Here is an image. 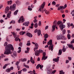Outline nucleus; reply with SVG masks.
Segmentation results:
<instances>
[{
	"label": "nucleus",
	"instance_id": "obj_1",
	"mask_svg": "<svg viewBox=\"0 0 74 74\" xmlns=\"http://www.w3.org/2000/svg\"><path fill=\"white\" fill-rule=\"evenodd\" d=\"M8 44L7 42H5L4 43V46L5 47H5V50L4 53L5 55L11 54L12 53V52L11 51V50L14 51V47H13L12 45L11 44L7 45Z\"/></svg>",
	"mask_w": 74,
	"mask_h": 74
},
{
	"label": "nucleus",
	"instance_id": "obj_2",
	"mask_svg": "<svg viewBox=\"0 0 74 74\" xmlns=\"http://www.w3.org/2000/svg\"><path fill=\"white\" fill-rule=\"evenodd\" d=\"M47 45H50L49 47V50L53 51V45H52V40H50L49 42H47Z\"/></svg>",
	"mask_w": 74,
	"mask_h": 74
},
{
	"label": "nucleus",
	"instance_id": "obj_3",
	"mask_svg": "<svg viewBox=\"0 0 74 74\" xmlns=\"http://www.w3.org/2000/svg\"><path fill=\"white\" fill-rule=\"evenodd\" d=\"M45 2H44L40 6L41 8H40L38 10V11H40V12H41L44 13V10H43V8H44V6H45Z\"/></svg>",
	"mask_w": 74,
	"mask_h": 74
},
{
	"label": "nucleus",
	"instance_id": "obj_4",
	"mask_svg": "<svg viewBox=\"0 0 74 74\" xmlns=\"http://www.w3.org/2000/svg\"><path fill=\"white\" fill-rule=\"evenodd\" d=\"M16 9V4H14L10 6V10L12 11H15Z\"/></svg>",
	"mask_w": 74,
	"mask_h": 74
},
{
	"label": "nucleus",
	"instance_id": "obj_5",
	"mask_svg": "<svg viewBox=\"0 0 74 74\" xmlns=\"http://www.w3.org/2000/svg\"><path fill=\"white\" fill-rule=\"evenodd\" d=\"M39 50H36L35 52V54L36 56H39V53H41L43 52V51L42 50H39Z\"/></svg>",
	"mask_w": 74,
	"mask_h": 74
},
{
	"label": "nucleus",
	"instance_id": "obj_6",
	"mask_svg": "<svg viewBox=\"0 0 74 74\" xmlns=\"http://www.w3.org/2000/svg\"><path fill=\"white\" fill-rule=\"evenodd\" d=\"M21 21L22 22H23L25 21V18L23 17V16H22L19 19L18 21V23H21Z\"/></svg>",
	"mask_w": 74,
	"mask_h": 74
},
{
	"label": "nucleus",
	"instance_id": "obj_7",
	"mask_svg": "<svg viewBox=\"0 0 74 74\" xmlns=\"http://www.w3.org/2000/svg\"><path fill=\"white\" fill-rule=\"evenodd\" d=\"M59 27L60 28L61 30H63V29L64 28H65L66 27V26L65 25H63V23H62V24H61L59 26Z\"/></svg>",
	"mask_w": 74,
	"mask_h": 74
},
{
	"label": "nucleus",
	"instance_id": "obj_8",
	"mask_svg": "<svg viewBox=\"0 0 74 74\" xmlns=\"http://www.w3.org/2000/svg\"><path fill=\"white\" fill-rule=\"evenodd\" d=\"M59 57H58L57 58H54L53 59V61L55 62H58L59 60Z\"/></svg>",
	"mask_w": 74,
	"mask_h": 74
},
{
	"label": "nucleus",
	"instance_id": "obj_9",
	"mask_svg": "<svg viewBox=\"0 0 74 74\" xmlns=\"http://www.w3.org/2000/svg\"><path fill=\"white\" fill-rule=\"evenodd\" d=\"M29 23L30 22L29 21H28L27 22L24 23L23 24V26H28Z\"/></svg>",
	"mask_w": 74,
	"mask_h": 74
},
{
	"label": "nucleus",
	"instance_id": "obj_10",
	"mask_svg": "<svg viewBox=\"0 0 74 74\" xmlns=\"http://www.w3.org/2000/svg\"><path fill=\"white\" fill-rule=\"evenodd\" d=\"M43 11L44 12H45V14H47V15H49V14H50V12H49V11L46 10V9H45V8H44V9Z\"/></svg>",
	"mask_w": 74,
	"mask_h": 74
},
{
	"label": "nucleus",
	"instance_id": "obj_11",
	"mask_svg": "<svg viewBox=\"0 0 74 74\" xmlns=\"http://www.w3.org/2000/svg\"><path fill=\"white\" fill-rule=\"evenodd\" d=\"M9 10H10V7L9 6H7L6 8L5 11V14H7V12Z\"/></svg>",
	"mask_w": 74,
	"mask_h": 74
},
{
	"label": "nucleus",
	"instance_id": "obj_12",
	"mask_svg": "<svg viewBox=\"0 0 74 74\" xmlns=\"http://www.w3.org/2000/svg\"><path fill=\"white\" fill-rule=\"evenodd\" d=\"M35 48H34V51H35V50L37 49L38 48V45L37 43H36L35 45Z\"/></svg>",
	"mask_w": 74,
	"mask_h": 74
},
{
	"label": "nucleus",
	"instance_id": "obj_13",
	"mask_svg": "<svg viewBox=\"0 0 74 74\" xmlns=\"http://www.w3.org/2000/svg\"><path fill=\"white\" fill-rule=\"evenodd\" d=\"M68 48V47L67 46L65 48V46L63 45L62 49V51L64 52H66V49H67Z\"/></svg>",
	"mask_w": 74,
	"mask_h": 74
},
{
	"label": "nucleus",
	"instance_id": "obj_14",
	"mask_svg": "<svg viewBox=\"0 0 74 74\" xmlns=\"http://www.w3.org/2000/svg\"><path fill=\"white\" fill-rule=\"evenodd\" d=\"M26 35L28 36V37H33V35L32 34H31L30 33H27L26 34Z\"/></svg>",
	"mask_w": 74,
	"mask_h": 74
},
{
	"label": "nucleus",
	"instance_id": "obj_15",
	"mask_svg": "<svg viewBox=\"0 0 74 74\" xmlns=\"http://www.w3.org/2000/svg\"><path fill=\"white\" fill-rule=\"evenodd\" d=\"M19 37V35H18L16 37V38H15V41H18V40H19V41H21V40L20 39H19V38L18 37Z\"/></svg>",
	"mask_w": 74,
	"mask_h": 74
},
{
	"label": "nucleus",
	"instance_id": "obj_16",
	"mask_svg": "<svg viewBox=\"0 0 74 74\" xmlns=\"http://www.w3.org/2000/svg\"><path fill=\"white\" fill-rule=\"evenodd\" d=\"M67 45L69 48H71V49L72 47H74V45L73 44H67Z\"/></svg>",
	"mask_w": 74,
	"mask_h": 74
},
{
	"label": "nucleus",
	"instance_id": "obj_17",
	"mask_svg": "<svg viewBox=\"0 0 74 74\" xmlns=\"http://www.w3.org/2000/svg\"><path fill=\"white\" fill-rule=\"evenodd\" d=\"M30 62L32 63V64H34V63H35V62H34V60H33V58L32 57H31V59L30 60Z\"/></svg>",
	"mask_w": 74,
	"mask_h": 74
},
{
	"label": "nucleus",
	"instance_id": "obj_18",
	"mask_svg": "<svg viewBox=\"0 0 74 74\" xmlns=\"http://www.w3.org/2000/svg\"><path fill=\"white\" fill-rule=\"evenodd\" d=\"M52 31L53 32V31H55V28H56V25H53L52 26Z\"/></svg>",
	"mask_w": 74,
	"mask_h": 74
},
{
	"label": "nucleus",
	"instance_id": "obj_19",
	"mask_svg": "<svg viewBox=\"0 0 74 74\" xmlns=\"http://www.w3.org/2000/svg\"><path fill=\"white\" fill-rule=\"evenodd\" d=\"M62 53V50L61 49H60L59 50L58 53V55L59 56L61 55Z\"/></svg>",
	"mask_w": 74,
	"mask_h": 74
},
{
	"label": "nucleus",
	"instance_id": "obj_20",
	"mask_svg": "<svg viewBox=\"0 0 74 74\" xmlns=\"http://www.w3.org/2000/svg\"><path fill=\"white\" fill-rule=\"evenodd\" d=\"M13 54L15 57L17 56V53L16 51H14L13 52Z\"/></svg>",
	"mask_w": 74,
	"mask_h": 74
},
{
	"label": "nucleus",
	"instance_id": "obj_21",
	"mask_svg": "<svg viewBox=\"0 0 74 74\" xmlns=\"http://www.w3.org/2000/svg\"><path fill=\"white\" fill-rule=\"evenodd\" d=\"M11 33L12 34H13L14 38H15L16 36V33H15L14 32H12Z\"/></svg>",
	"mask_w": 74,
	"mask_h": 74
},
{
	"label": "nucleus",
	"instance_id": "obj_22",
	"mask_svg": "<svg viewBox=\"0 0 74 74\" xmlns=\"http://www.w3.org/2000/svg\"><path fill=\"white\" fill-rule=\"evenodd\" d=\"M27 59L26 58H22L19 60V61L20 62H25V61H26Z\"/></svg>",
	"mask_w": 74,
	"mask_h": 74
},
{
	"label": "nucleus",
	"instance_id": "obj_23",
	"mask_svg": "<svg viewBox=\"0 0 74 74\" xmlns=\"http://www.w3.org/2000/svg\"><path fill=\"white\" fill-rule=\"evenodd\" d=\"M37 34L38 36H40L41 35V30L40 29H38L37 31Z\"/></svg>",
	"mask_w": 74,
	"mask_h": 74
},
{
	"label": "nucleus",
	"instance_id": "obj_24",
	"mask_svg": "<svg viewBox=\"0 0 74 74\" xmlns=\"http://www.w3.org/2000/svg\"><path fill=\"white\" fill-rule=\"evenodd\" d=\"M7 3H8V5H11L12 3V1L11 0L10 1H8L7 2Z\"/></svg>",
	"mask_w": 74,
	"mask_h": 74
},
{
	"label": "nucleus",
	"instance_id": "obj_25",
	"mask_svg": "<svg viewBox=\"0 0 74 74\" xmlns=\"http://www.w3.org/2000/svg\"><path fill=\"white\" fill-rule=\"evenodd\" d=\"M62 36H59L57 38V40H62Z\"/></svg>",
	"mask_w": 74,
	"mask_h": 74
},
{
	"label": "nucleus",
	"instance_id": "obj_26",
	"mask_svg": "<svg viewBox=\"0 0 74 74\" xmlns=\"http://www.w3.org/2000/svg\"><path fill=\"white\" fill-rule=\"evenodd\" d=\"M62 40H63L64 41L66 40H67V38L65 37L64 36H62Z\"/></svg>",
	"mask_w": 74,
	"mask_h": 74
},
{
	"label": "nucleus",
	"instance_id": "obj_27",
	"mask_svg": "<svg viewBox=\"0 0 74 74\" xmlns=\"http://www.w3.org/2000/svg\"><path fill=\"white\" fill-rule=\"evenodd\" d=\"M18 11H19V10H16L14 12V15H17L18 12Z\"/></svg>",
	"mask_w": 74,
	"mask_h": 74
},
{
	"label": "nucleus",
	"instance_id": "obj_28",
	"mask_svg": "<svg viewBox=\"0 0 74 74\" xmlns=\"http://www.w3.org/2000/svg\"><path fill=\"white\" fill-rule=\"evenodd\" d=\"M47 74H52V71L51 70H48L47 72Z\"/></svg>",
	"mask_w": 74,
	"mask_h": 74
},
{
	"label": "nucleus",
	"instance_id": "obj_29",
	"mask_svg": "<svg viewBox=\"0 0 74 74\" xmlns=\"http://www.w3.org/2000/svg\"><path fill=\"white\" fill-rule=\"evenodd\" d=\"M67 37L68 40H70V39L71 38V35H70V34H68L67 35Z\"/></svg>",
	"mask_w": 74,
	"mask_h": 74
},
{
	"label": "nucleus",
	"instance_id": "obj_30",
	"mask_svg": "<svg viewBox=\"0 0 74 74\" xmlns=\"http://www.w3.org/2000/svg\"><path fill=\"white\" fill-rule=\"evenodd\" d=\"M43 66H43L42 65H40V64L39 65V67L40 68V69H41V70L42 71V68H43Z\"/></svg>",
	"mask_w": 74,
	"mask_h": 74
},
{
	"label": "nucleus",
	"instance_id": "obj_31",
	"mask_svg": "<svg viewBox=\"0 0 74 74\" xmlns=\"http://www.w3.org/2000/svg\"><path fill=\"white\" fill-rule=\"evenodd\" d=\"M6 71L7 72V73H10V72L11 71V69L10 68L6 70Z\"/></svg>",
	"mask_w": 74,
	"mask_h": 74
},
{
	"label": "nucleus",
	"instance_id": "obj_32",
	"mask_svg": "<svg viewBox=\"0 0 74 74\" xmlns=\"http://www.w3.org/2000/svg\"><path fill=\"white\" fill-rule=\"evenodd\" d=\"M25 33V32H23V31H22L20 32L19 33L20 35H23Z\"/></svg>",
	"mask_w": 74,
	"mask_h": 74
},
{
	"label": "nucleus",
	"instance_id": "obj_33",
	"mask_svg": "<svg viewBox=\"0 0 74 74\" xmlns=\"http://www.w3.org/2000/svg\"><path fill=\"white\" fill-rule=\"evenodd\" d=\"M9 64H5V65H4V66L3 67V69H5V68H6V67H7V66H8V65Z\"/></svg>",
	"mask_w": 74,
	"mask_h": 74
},
{
	"label": "nucleus",
	"instance_id": "obj_34",
	"mask_svg": "<svg viewBox=\"0 0 74 74\" xmlns=\"http://www.w3.org/2000/svg\"><path fill=\"white\" fill-rule=\"evenodd\" d=\"M34 26L35 28H37L38 27V24L37 23H36L34 24Z\"/></svg>",
	"mask_w": 74,
	"mask_h": 74
},
{
	"label": "nucleus",
	"instance_id": "obj_35",
	"mask_svg": "<svg viewBox=\"0 0 74 74\" xmlns=\"http://www.w3.org/2000/svg\"><path fill=\"white\" fill-rule=\"evenodd\" d=\"M47 56H45V57H42V60H43V59H44V60H46V59H47Z\"/></svg>",
	"mask_w": 74,
	"mask_h": 74
},
{
	"label": "nucleus",
	"instance_id": "obj_36",
	"mask_svg": "<svg viewBox=\"0 0 74 74\" xmlns=\"http://www.w3.org/2000/svg\"><path fill=\"white\" fill-rule=\"evenodd\" d=\"M30 40L27 41V46H30Z\"/></svg>",
	"mask_w": 74,
	"mask_h": 74
},
{
	"label": "nucleus",
	"instance_id": "obj_37",
	"mask_svg": "<svg viewBox=\"0 0 74 74\" xmlns=\"http://www.w3.org/2000/svg\"><path fill=\"white\" fill-rule=\"evenodd\" d=\"M44 37L45 38H47L48 37V35L47 34H46L44 36Z\"/></svg>",
	"mask_w": 74,
	"mask_h": 74
},
{
	"label": "nucleus",
	"instance_id": "obj_38",
	"mask_svg": "<svg viewBox=\"0 0 74 74\" xmlns=\"http://www.w3.org/2000/svg\"><path fill=\"white\" fill-rule=\"evenodd\" d=\"M24 66L26 68H27V69H29V66L25 65V64H24Z\"/></svg>",
	"mask_w": 74,
	"mask_h": 74
},
{
	"label": "nucleus",
	"instance_id": "obj_39",
	"mask_svg": "<svg viewBox=\"0 0 74 74\" xmlns=\"http://www.w3.org/2000/svg\"><path fill=\"white\" fill-rule=\"evenodd\" d=\"M60 74H64V72H63V70H61L60 71Z\"/></svg>",
	"mask_w": 74,
	"mask_h": 74
},
{
	"label": "nucleus",
	"instance_id": "obj_40",
	"mask_svg": "<svg viewBox=\"0 0 74 74\" xmlns=\"http://www.w3.org/2000/svg\"><path fill=\"white\" fill-rule=\"evenodd\" d=\"M62 23H63V22H60V21H58L57 23V24L58 25H61Z\"/></svg>",
	"mask_w": 74,
	"mask_h": 74
},
{
	"label": "nucleus",
	"instance_id": "obj_41",
	"mask_svg": "<svg viewBox=\"0 0 74 74\" xmlns=\"http://www.w3.org/2000/svg\"><path fill=\"white\" fill-rule=\"evenodd\" d=\"M31 27H30L31 29H33V26H34V24L33 23H32L31 24Z\"/></svg>",
	"mask_w": 74,
	"mask_h": 74
},
{
	"label": "nucleus",
	"instance_id": "obj_42",
	"mask_svg": "<svg viewBox=\"0 0 74 74\" xmlns=\"http://www.w3.org/2000/svg\"><path fill=\"white\" fill-rule=\"evenodd\" d=\"M52 4L53 5H55L56 4V2L55 1H53L52 2Z\"/></svg>",
	"mask_w": 74,
	"mask_h": 74
},
{
	"label": "nucleus",
	"instance_id": "obj_43",
	"mask_svg": "<svg viewBox=\"0 0 74 74\" xmlns=\"http://www.w3.org/2000/svg\"><path fill=\"white\" fill-rule=\"evenodd\" d=\"M11 16V15L9 14H7V17L8 18H10V17Z\"/></svg>",
	"mask_w": 74,
	"mask_h": 74
},
{
	"label": "nucleus",
	"instance_id": "obj_44",
	"mask_svg": "<svg viewBox=\"0 0 74 74\" xmlns=\"http://www.w3.org/2000/svg\"><path fill=\"white\" fill-rule=\"evenodd\" d=\"M62 33L63 35H64V34H65L66 33V30H63V31H62Z\"/></svg>",
	"mask_w": 74,
	"mask_h": 74
},
{
	"label": "nucleus",
	"instance_id": "obj_45",
	"mask_svg": "<svg viewBox=\"0 0 74 74\" xmlns=\"http://www.w3.org/2000/svg\"><path fill=\"white\" fill-rule=\"evenodd\" d=\"M38 22V20L37 19H34L33 20L34 23H36Z\"/></svg>",
	"mask_w": 74,
	"mask_h": 74
},
{
	"label": "nucleus",
	"instance_id": "obj_46",
	"mask_svg": "<svg viewBox=\"0 0 74 74\" xmlns=\"http://www.w3.org/2000/svg\"><path fill=\"white\" fill-rule=\"evenodd\" d=\"M38 25L39 26H41V21H39L38 23Z\"/></svg>",
	"mask_w": 74,
	"mask_h": 74
},
{
	"label": "nucleus",
	"instance_id": "obj_47",
	"mask_svg": "<svg viewBox=\"0 0 74 74\" xmlns=\"http://www.w3.org/2000/svg\"><path fill=\"white\" fill-rule=\"evenodd\" d=\"M59 7L60 8V10H64V9L63 6H60Z\"/></svg>",
	"mask_w": 74,
	"mask_h": 74
},
{
	"label": "nucleus",
	"instance_id": "obj_48",
	"mask_svg": "<svg viewBox=\"0 0 74 74\" xmlns=\"http://www.w3.org/2000/svg\"><path fill=\"white\" fill-rule=\"evenodd\" d=\"M22 70L23 71L25 72L27 71V69L26 68H24L22 69Z\"/></svg>",
	"mask_w": 74,
	"mask_h": 74
},
{
	"label": "nucleus",
	"instance_id": "obj_49",
	"mask_svg": "<svg viewBox=\"0 0 74 74\" xmlns=\"http://www.w3.org/2000/svg\"><path fill=\"white\" fill-rule=\"evenodd\" d=\"M70 26H72V29H73V28L74 27V25H73V23H71L70 24Z\"/></svg>",
	"mask_w": 74,
	"mask_h": 74
},
{
	"label": "nucleus",
	"instance_id": "obj_50",
	"mask_svg": "<svg viewBox=\"0 0 74 74\" xmlns=\"http://www.w3.org/2000/svg\"><path fill=\"white\" fill-rule=\"evenodd\" d=\"M46 55V53H45V52H43V58H44V57Z\"/></svg>",
	"mask_w": 74,
	"mask_h": 74
},
{
	"label": "nucleus",
	"instance_id": "obj_51",
	"mask_svg": "<svg viewBox=\"0 0 74 74\" xmlns=\"http://www.w3.org/2000/svg\"><path fill=\"white\" fill-rule=\"evenodd\" d=\"M40 67V64H38L36 66L37 69H38Z\"/></svg>",
	"mask_w": 74,
	"mask_h": 74
},
{
	"label": "nucleus",
	"instance_id": "obj_52",
	"mask_svg": "<svg viewBox=\"0 0 74 74\" xmlns=\"http://www.w3.org/2000/svg\"><path fill=\"white\" fill-rule=\"evenodd\" d=\"M67 25L68 27L69 28L70 27V23H67Z\"/></svg>",
	"mask_w": 74,
	"mask_h": 74
},
{
	"label": "nucleus",
	"instance_id": "obj_53",
	"mask_svg": "<svg viewBox=\"0 0 74 74\" xmlns=\"http://www.w3.org/2000/svg\"><path fill=\"white\" fill-rule=\"evenodd\" d=\"M19 63H20L19 62H17L16 63V66H18L19 65Z\"/></svg>",
	"mask_w": 74,
	"mask_h": 74
},
{
	"label": "nucleus",
	"instance_id": "obj_54",
	"mask_svg": "<svg viewBox=\"0 0 74 74\" xmlns=\"http://www.w3.org/2000/svg\"><path fill=\"white\" fill-rule=\"evenodd\" d=\"M56 21H55L53 23V25H56Z\"/></svg>",
	"mask_w": 74,
	"mask_h": 74
},
{
	"label": "nucleus",
	"instance_id": "obj_55",
	"mask_svg": "<svg viewBox=\"0 0 74 74\" xmlns=\"http://www.w3.org/2000/svg\"><path fill=\"white\" fill-rule=\"evenodd\" d=\"M22 70H21L20 71H18V74H21L22 73Z\"/></svg>",
	"mask_w": 74,
	"mask_h": 74
},
{
	"label": "nucleus",
	"instance_id": "obj_56",
	"mask_svg": "<svg viewBox=\"0 0 74 74\" xmlns=\"http://www.w3.org/2000/svg\"><path fill=\"white\" fill-rule=\"evenodd\" d=\"M74 43V39H73L72 41L71 42V44H73Z\"/></svg>",
	"mask_w": 74,
	"mask_h": 74
},
{
	"label": "nucleus",
	"instance_id": "obj_57",
	"mask_svg": "<svg viewBox=\"0 0 74 74\" xmlns=\"http://www.w3.org/2000/svg\"><path fill=\"white\" fill-rule=\"evenodd\" d=\"M56 70H54L52 72V74H54V73H56Z\"/></svg>",
	"mask_w": 74,
	"mask_h": 74
},
{
	"label": "nucleus",
	"instance_id": "obj_58",
	"mask_svg": "<svg viewBox=\"0 0 74 74\" xmlns=\"http://www.w3.org/2000/svg\"><path fill=\"white\" fill-rule=\"evenodd\" d=\"M0 23H3V22H4V20H3L2 19H1L0 20Z\"/></svg>",
	"mask_w": 74,
	"mask_h": 74
},
{
	"label": "nucleus",
	"instance_id": "obj_59",
	"mask_svg": "<svg viewBox=\"0 0 74 74\" xmlns=\"http://www.w3.org/2000/svg\"><path fill=\"white\" fill-rule=\"evenodd\" d=\"M67 7V4H65L64 5V9H65Z\"/></svg>",
	"mask_w": 74,
	"mask_h": 74
},
{
	"label": "nucleus",
	"instance_id": "obj_60",
	"mask_svg": "<svg viewBox=\"0 0 74 74\" xmlns=\"http://www.w3.org/2000/svg\"><path fill=\"white\" fill-rule=\"evenodd\" d=\"M37 60L38 62L40 61V57H38V58L37 59Z\"/></svg>",
	"mask_w": 74,
	"mask_h": 74
},
{
	"label": "nucleus",
	"instance_id": "obj_61",
	"mask_svg": "<svg viewBox=\"0 0 74 74\" xmlns=\"http://www.w3.org/2000/svg\"><path fill=\"white\" fill-rule=\"evenodd\" d=\"M19 46H20V47H22V43L20 42L19 43Z\"/></svg>",
	"mask_w": 74,
	"mask_h": 74
},
{
	"label": "nucleus",
	"instance_id": "obj_62",
	"mask_svg": "<svg viewBox=\"0 0 74 74\" xmlns=\"http://www.w3.org/2000/svg\"><path fill=\"white\" fill-rule=\"evenodd\" d=\"M68 58L69 60H71V59H72V58L71 57H68Z\"/></svg>",
	"mask_w": 74,
	"mask_h": 74
},
{
	"label": "nucleus",
	"instance_id": "obj_63",
	"mask_svg": "<svg viewBox=\"0 0 74 74\" xmlns=\"http://www.w3.org/2000/svg\"><path fill=\"white\" fill-rule=\"evenodd\" d=\"M28 10H29V11H32V8H28Z\"/></svg>",
	"mask_w": 74,
	"mask_h": 74
},
{
	"label": "nucleus",
	"instance_id": "obj_64",
	"mask_svg": "<svg viewBox=\"0 0 74 74\" xmlns=\"http://www.w3.org/2000/svg\"><path fill=\"white\" fill-rule=\"evenodd\" d=\"M33 73L34 74H37V73H36V71L34 70H33Z\"/></svg>",
	"mask_w": 74,
	"mask_h": 74
}]
</instances>
